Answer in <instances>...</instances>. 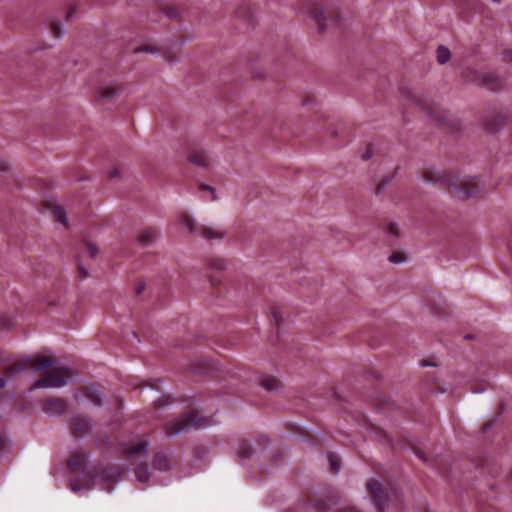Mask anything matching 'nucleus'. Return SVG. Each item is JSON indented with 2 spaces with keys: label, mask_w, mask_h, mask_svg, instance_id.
I'll return each mask as SVG.
<instances>
[{
  "label": "nucleus",
  "mask_w": 512,
  "mask_h": 512,
  "mask_svg": "<svg viewBox=\"0 0 512 512\" xmlns=\"http://www.w3.org/2000/svg\"><path fill=\"white\" fill-rule=\"evenodd\" d=\"M68 467L74 474L80 473L69 484L74 493H81L96 487L110 491L111 484L117 483L121 479V473L116 467H108L102 470L88 468L86 466V455L83 453L74 454L68 462Z\"/></svg>",
  "instance_id": "nucleus-1"
},
{
  "label": "nucleus",
  "mask_w": 512,
  "mask_h": 512,
  "mask_svg": "<svg viewBox=\"0 0 512 512\" xmlns=\"http://www.w3.org/2000/svg\"><path fill=\"white\" fill-rule=\"evenodd\" d=\"M73 370L66 367H52L44 372L33 384V388H60L74 378Z\"/></svg>",
  "instance_id": "nucleus-2"
},
{
  "label": "nucleus",
  "mask_w": 512,
  "mask_h": 512,
  "mask_svg": "<svg viewBox=\"0 0 512 512\" xmlns=\"http://www.w3.org/2000/svg\"><path fill=\"white\" fill-rule=\"evenodd\" d=\"M57 363L56 357L51 353H42L29 357L25 360L16 361L7 368L9 375L31 368L33 371L43 370L52 367Z\"/></svg>",
  "instance_id": "nucleus-3"
},
{
  "label": "nucleus",
  "mask_w": 512,
  "mask_h": 512,
  "mask_svg": "<svg viewBox=\"0 0 512 512\" xmlns=\"http://www.w3.org/2000/svg\"><path fill=\"white\" fill-rule=\"evenodd\" d=\"M449 188H453L458 193L464 194L468 197L478 193L481 191L482 184L477 177L463 175V176H455L450 175V185Z\"/></svg>",
  "instance_id": "nucleus-4"
},
{
  "label": "nucleus",
  "mask_w": 512,
  "mask_h": 512,
  "mask_svg": "<svg viewBox=\"0 0 512 512\" xmlns=\"http://www.w3.org/2000/svg\"><path fill=\"white\" fill-rule=\"evenodd\" d=\"M463 77L467 82L481 84L489 90H497L501 86V81L490 72L466 69Z\"/></svg>",
  "instance_id": "nucleus-5"
},
{
  "label": "nucleus",
  "mask_w": 512,
  "mask_h": 512,
  "mask_svg": "<svg viewBox=\"0 0 512 512\" xmlns=\"http://www.w3.org/2000/svg\"><path fill=\"white\" fill-rule=\"evenodd\" d=\"M198 423V414L192 411L170 422L166 427V432L169 436L174 437L197 426Z\"/></svg>",
  "instance_id": "nucleus-6"
},
{
  "label": "nucleus",
  "mask_w": 512,
  "mask_h": 512,
  "mask_svg": "<svg viewBox=\"0 0 512 512\" xmlns=\"http://www.w3.org/2000/svg\"><path fill=\"white\" fill-rule=\"evenodd\" d=\"M148 449L149 443L144 437L134 438L123 443V453L131 459L144 455Z\"/></svg>",
  "instance_id": "nucleus-7"
},
{
  "label": "nucleus",
  "mask_w": 512,
  "mask_h": 512,
  "mask_svg": "<svg viewBox=\"0 0 512 512\" xmlns=\"http://www.w3.org/2000/svg\"><path fill=\"white\" fill-rule=\"evenodd\" d=\"M369 491L378 508L383 510L386 506V500L390 498V493L385 491L382 487V484L377 480H372L369 483Z\"/></svg>",
  "instance_id": "nucleus-8"
},
{
  "label": "nucleus",
  "mask_w": 512,
  "mask_h": 512,
  "mask_svg": "<svg viewBox=\"0 0 512 512\" xmlns=\"http://www.w3.org/2000/svg\"><path fill=\"white\" fill-rule=\"evenodd\" d=\"M450 175L440 172L435 167H426L422 172V178L427 183H440L447 187L450 185Z\"/></svg>",
  "instance_id": "nucleus-9"
},
{
  "label": "nucleus",
  "mask_w": 512,
  "mask_h": 512,
  "mask_svg": "<svg viewBox=\"0 0 512 512\" xmlns=\"http://www.w3.org/2000/svg\"><path fill=\"white\" fill-rule=\"evenodd\" d=\"M190 163L202 167L208 168L213 164L212 156L204 150H192L188 155Z\"/></svg>",
  "instance_id": "nucleus-10"
},
{
  "label": "nucleus",
  "mask_w": 512,
  "mask_h": 512,
  "mask_svg": "<svg viewBox=\"0 0 512 512\" xmlns=\"http://www.w3.org/2000/svg\"><path fill=\"white\" fill-rule=\"evenodd\" d=\"M43 410L50 415H59L67 410V403L61 398H50L44 402Z\"/></svg>",
  "instance_id": "nucleus-11"
},
{
  "label": "nucleus",
  "mask_w": 512,
  "mask_h": 512,
  "mask_svg": "<svg viewBox=\"0 0 512 512\" xmlns=\"http://www.w3.org/2000/svg\"><path fill=\"white\" fill-rule=\"evenodd\" d=\"M309 13L321 30L328 27L327 21L332 18L330 10H324L321 6L314 5Z\"/></svg>",
  "instance_id": "nucleus-12"
},
{
  "label": "nucleus",
  "mask_w": 512,
  "mask_h": 512,
  "mask_svg": "<svg viewBox=\"0 0 512 512\" xmlns=\"http://www.w3.org/2000/svg\"><path fill=\"white\" fill-rule=\"evenodd\" d=\"M199 233L207 240H217L225 236L226 232L221 227L202 226Z\"/></svg>",
  "instance_id": "nucleus-13"
},
{
  "label": "nucleus",
  "mask_w": 512,
  "mask_h": 512,
  "mask_svg": "<svg viewBox=\"0 0 512 512\" xmlns=\"http://www.w3.org/2000/svg\"><path fill=\"white\" fill-rule=\"evenodd\" d=\"M410 99L412 104L426 110L428 113H432V103H430V100L420 92H412Z\"/></svg>",
  "instance_id": "nucleus-14"
},
{
  "label": "nucleus",
  "mask_w": 512,
  "mask_h": 512,
  "mask_svg": "<svg viewBox=\"0 0 512 512\" xmlns=\"http://www.w3.org/2000/svg\"><path fill=\"white\" fill-rule=\"evenodd\" d=\"M119 88L111 83L102 84L97 89V95L98 97L102 99H111L118 95Z\"/></svg>",
  "instance_id": "nucleus-15"
},
{
  "label": "nucleus",
  "mask_w": 512,
  "mask_h": 512,
  "mask_svg": "<svg viewBox=\"0 0 512 512\" xmlns=\"http://www.w3.org/2000/svg\"><path fill=\"white\" fill-rule=\"evenodd\" d=\"M179 222L182 225V227L187 229L190 233L199 232L200 227L197 226L196 221L191 215L187 213L181 214L179 216Z\"/></svg>",
  "instance_id": "nucleus-16"
},
{
  "label": "nucleus",
  "mask_w": 512,
  "mask_h": 512,
  "mask_svg": "<svg viewBox=\"0 0 512 512\" xmlns=\"http://www.w3.org/2000/svg\"><path fill=\"white\" fill-rule=\"evenodd\" d=\"M82 393L92 404L100 405L102 403V393L94 387H85Z\"/></svg>",
  "instance_id": "nucleus-17"
},
{
  "label": "nucleus",
  "mask_w": 512,
  "mask_h": 512,
  "mask_svg": "<svg viewBox=\"0 0 512 512\" xmlns=\"http://www.w3.org/2000/svg\"><path fill=\"white\" fill-rule=\"evenodd\" d=\"M90 428L91 424L86 418L76 417L73 421V430L76 434H85Z\"/></svg>",
  "instance_id": "nucleus-18"
},
{
  "label": "nucleus",
  "mask_w": 512,
  "mask_h": 512,
  "mask_svg": "<svg viewBox=\"0 0 512 512\" xmlns=\"http://www.w3.org/2000/svg\"><path fill=\"white\" fill-rule=\"evenodd\" d=\"M47 25L49 27L50 33L54 37L61 38L64 35V26L60 20L56 18H50Z\"/></svg>",
  "instance_id": "nucleus-19"
},
{
  "label": "nucleus",
  "mask_w": 512,
  "mask_h": 512,
  "mask_svg": "<svg viewBox=\"0 0 512 512\" xmlns=\"http://www.w3.org/2000/svg\"><path fill=\"white\" fill-rule=\"evenodd\" d=\"M153 465L156 470L167 471L170 468L169 456L165 453L158 454Z\"/></svg>",
  "instance_id": "nucleus-20"
},
{
  "label": "nucleus",
  "mask_w": 512,
  "mask_h": 512,
  "mask_svg": "<svg viewBox=\"0 0 512 512\" xmlns=\"http://www.w3.org/2000/svg\"><path fill=\"white\" fill-rule=\"evenodd\" d=\"M450 57H451L450 51L446 47L440 46L437 49V61L440 64L447 63L449 61Z\"/></svg>",
  "instance_id": "nucleus-21"
},
{
  "label": "nucleus",
  "mask_w": 512,
  "mask_h": 512,
  "mask_svg": "<svg viewBox=\"0 0 512 512\" xmlns=\"http://www.w3.org/2000/svg\"><path fill=\"white\" fill-rule=\"evenodd\" d=\"M135 476L138 481L145 483L148 481V479L150 477V473L146 467L138 466L135 469Z\"/></svg>",
  "instance_id": "nucleus-22"
},
{
  "label": "nucleus",
  "mask_w": 512,
  "mask_h": 512,
  "mask_svg": "<svg viewBox=\"0 0 512 512\" xmlns=\"http://www.w3.org/2000/svg\"><path fill=\"white\" fill-rule=\"evenodd\" d=\"M136 52L150 53V54H161L159 48L151 43L143 44L136 48Z\"/></svg>",
  "instance_id": "nucleus-23"
},
{
  "label": "nucleus",
  "mask_w": 512,
  "mask_h": 512,
  "mask_svg": "<svg viewBox=\"0 0 512 512\" xmlns=\"http://www.w3.org/2000/svg\"><path fill=\"white\" fill-rule=\"evenodd\" d=\"M156 237V232L152 229H146L144 231H142L139 235V240L144 243V244H147L151 241H153Z\"/></svg>",
  "instance_id": "nucleus-24"
},
{
  "label": "nucleus",
  "mask_w": 512,
  "mask_h": 512,
  "mask_svg": "<svg viewBox=\"0 0 512 512\" xmlns=\"http://www.w3.org/2000/svg\"><path fill=\"white\" fill-rule=\"evenodd\" d=\"M262 386L269 391L276 390L279 387V381L274 377H268L263 380Z\"/></svg>",
  "instance_id": "nucleus-25"
},
{
  "label": "nucleus",
  "mask_w": 512,
  "mask_h": 512,
  "mask_svg": "<svg viewBox=\"0 0 512 512\" xmlns=\"http://www.w3.org/2000/svg\"><path fill=\"white\" fill-rule=\"evenodd\" d=\"M386 233L388 237L392 240L399 236L400 230L395 223H389L386 226Z\"/></svg>",
  "instance_id": "nucleus-26"
},
{
  "label": "nucleus",
  "mask_w": 512,
  "mask_h": 512,
  "mask_svg": "<svg viewBox=\"0 0 512 512\" xmlns=\"http://www.w3.org/2000/svg\"><path fill=\"white\" fill-rule=\"evenodd\" d=\"M389 261L393 264H401L406 261V256L403 253L395 252L389 256Z\"/></svg>",
  "instance_id": "nucleus-27"
},
{
  "label": "nucleus",
  "mask_w": 512,
  "mask_h": 512,
  "mask_svg": "<svg viewBox=\"0 0 512 512\" xmlns=\"http://www.w3.org/2000/svg\"><path fill=\"white\" fill-rule=\"evenodd\" d=\"M327 459L334 471H338L340 468V459L337 455L330 453L327 455Z\"/></svg>",
  "instance_id": "nucleus-28"
},
{
  "label": "nucleus",
  "mask_w": 512,
  "mask_h": 512,
  "mask_svg": "<svg viewBox=\"0 0 512 512\" xmlns=\"http://www.w3.org/2000/svg\"><path fill=\"white\" fill-rule=\"evenodd\" d=\"M10 441L5 436H0V455L6 453L9 450Z\"/></svg>",
  "instance_id": "nucleus-29"
},
{
  "label": "nucleus",
  "mask_w": 512,
  "mask_h": 512,
  "mask_svg": "<svg viewBox=\"0 0 512 512\" xmlns=\"http://www.w3.org/2000/svg\"><path fill=\"white\" fill-rule=\"evenodd\" d=\"M57 220L63 224H66L65 211L61 207H57L54 211Z\"/></svg>",
  "instance_id": "nucleus-30"
},
{
  "label": "nucleus",
  "mask_w": 512,
  "mask_h": 512,
  "mask_svg": "<svg viewBox=\"0 0 512 512\" xmlns=\"http://www.w3.org/2000/svg\"><path fill=\"white\" fill-rule=\"evenodd\" d=\"M252 453V447L249 444H243L239 451V456L242 458L248 457Z\"/></svg>",
  "instance_id": "nucleus-31"
},
{
  "label": "nucleus",
  "mask_w": 512,
  "mask_h": 512,
  "mask_svg": "<svg viewBox=\"0 0 512 512\" xmlns=\"http://www.w3.org/2000/svg\"><path fill=\"white\" fill-rule=\"evenodd\" d=\"M87 253H88V255H89L90 257H92V258H93V257H95V256L97 255V253H98V249H97V247H96V246H94V245L90 244V245H88V247H87Z\"/></svg>",
  "instance_id": "nucleus-32"
},
{
  "label": "nucleus",
  "mask_w": 512,
  "mask_h": 512,
  "mask_svg": "<svg viewBox=\"0 0 512 512\" xmlns=\"http://www.w3.org/2000/svg\"><path fill=\"white\" fill-rule=\"evenodd\" d=\"M10 168V164L7 160L0 158V172L7 171Z\"/></svg>",
  "instance_id": "nucleus-33"
},
{
  "label": "nucleus",
  "mask_w": 512,
  "mask_h": 512,
  "mask_svg": "<svg viewBox=\"0 0 512 512\" xmlns=\"http://www.w3.org/2000/svg\"><path fill=\"white\" fill-rule=\"evenodd\" d=\"M202 190L211 193V196H212L211 199L212 200H216V193H215V189L213 187H211V186H203Z\"/></svg>",
  "instance_id": "nucleus-34"
},
{
  "label": "nucleus",
  "mask_w": 512,
  "mask_h": 512,
  "mask_svg": "<svg viewBox=\"0 0 512 512\" xmlns=\"http://www.w3.org/2000/svg\"><path fill=\"white\" fill-rule=\"evenodd\" d=\"M119 175H120V171H119L118 169H116L114 172H112V173L110 174V177H117V176H119Z\"/></svg>",
  "instance_id": "nucleus-35"
},
{
  "label": "nucleus",
  "mask_w": 512,
  "mask_h": 512,
  "mask_svg": "<svg viewBox=\"0 0 512 512\" xmlns=\"http://www.w3.org/2000/svg\"><path fill=\"white\" fill-rule=\"evenodd\" d=\"M6 384V380L0 377V388H3Z\"/></svg>",
  "instance_id": "nucleus-36"
},
{
  "label": "nucleus",
  "mask_w": 512,
  "mask_h": 512,
  "mask_svg": "<svg viewBox=\"0 0 512 512\" xmlns=\"http://www.w3.org/2000/svg\"><path fill=\"white\" fill-rule=\"evenodd\" d=\"M80 272L83 274V276H87V273L82 268H80Z\"/></svg>",
  "instance_id": "nucleus-37"
}]
</instances>
